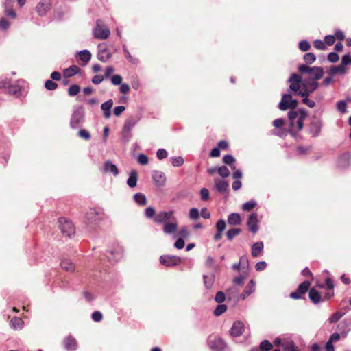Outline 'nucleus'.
I'll return each mask as SVG.
<instances>
[{"instance_id":"f257e3e1","label":"nucleus","mask_w":351,"mask_h":351,"mask_svg":"<svg viewBox=\"0 0 351 351\" xmlns=\"http://www.w3.org/2000/svg\"><path fill=\"white\" fill-rule=\"evenodd\" d=\"M299 72L304 76L307 75V81L318 80L323 77L324 69L322 67H310L306 64H301L298 66Z\"/></svg>"},{"instance_id":"f03ea898","label":"nucleus","mask_w":351,"mask_h":351,"mask_svg":"<svg viewBox=\"0 0 351 351\" xmlns=\"http://www.w3.org/2000/svg\"><path fill=\"white\" fill-rule=\"evenodd\" d=\"M104 216V213L103 211L95 208H91L86 214V222L88 225L95 226L100 221L103 220Z\"/></svg>"},{"instance_id":"7ed1b4c3","label":"nucleus","mask_w":351,"mask_h":351,"mask_svg":"<svg viewBox=\"0 0 351 351\" xmlns=\"http://www.w3.org/2000/svg\"><path fill=\"white\" fill-rule=\"evenodd\" d=\"M58 223L62 233L66 237H71L75 234V227L71 221L62 217L58 219Z\"/></svg>"},{"instance_id":"20e7f679","label":"nucleus","mask_w":351,"mask_h":351,"mask_svg":"<svg viewBox=\"0 0 351 351\" xmlns=\"http://www.w3.org/2000/svg\"><path fill=\"white\" fill-rule=\"evenodd\" d=\"M298 106V101L292 99L291 95L289 94H285L279 103V108L281 110H286L289 108L295 109Z\"/></svg>"},{"instance_id":"39448f33","label":"nucleus","mask_w":351,"mask_h":351,"mask_svg":"<svg viewBox=\"0 0 351 351\" xmlns=\"http://www.w3.org/2000/svg\"><path fill=\"white\" fill-rule=\"evenodd\" d=\"M100 21H97L96 27L94 29V36L97 39H106L110 34L109 28L100 24Z\"/></svg>"},{"instance_id":"423d86ee","label":"nucleus","mask_w":351,"mask_h":351,"mask_svg":"<svg viewBox=\"0 0 351 351\" xmlns=\"http://www.w3.org/2000/svg\"><path fill=\"white\" fill-rule=\"evenodd\" d=\"M100 171L102 173L112 174L114 177L118 176L119 174V171L117 165L109 160L104 162Z\"/></svg>"},{"instance_id":"0eeeda50","label":"nucleus","mask_w":351,"mask_h":351,"mask_svg":"<svg viewBox=\"0 0 351 351\" xmlns=\"http://www.w3.org/2000/svg\"><path fill=\"white\" fill-rule=\"evenodd\" d=\"M181 258L176 256L162 255L160 257V262L167 267H173L181 263Z\"/></svg>"},{"instance_id":"6e6552de","label":"nucleus","mask_w":351,"mask_h":351,"mask_svg":"<svg viewBox=\"0 0 351 351\" xmlns=\"http://www.w3.org/2000/svg\"><path fill=\"white\" fill-rule=\"evenodd\" d=\"M285 121L283 119H277L273 121V125L275 127V130H272V134L277 135L280 137H283L287 135V130L284 128Z\"/></svg>"},{"instance_id":"1a4fd4ad","label":"nucleus","mask_w":351,"mask_h":351,"mask_svg":"<svg viewBox=\"0 0 351 351\" xmlns=\"http://www.w3.org/2000/svg\"><path fill=\"white\" fill-rule=\"evenodd\" d=\"M208 345L213 351H223L226 347V343L221 337H215L213 339L209 338Z\"/></svg>"},{"instance_id":"9d476101","label":"nucleus","mask_w":351,"mask_h":351,"mask_svg":"<svg viewBox=\"0 0 351 351\" xmlns=\"http://www.w3.org/2000/svg\"><path fill=\"white\" fill-rule=\"evenodd\" d=\"M258 223L259 221L258 219V215L256 213H253L249 215L247 221V226L249 230L253 234L258 232L259 230Z\"/></svg>"},{"instance_id":"9b49d317","label":"nucleus","mask_w":351,"mask_h":351,"mask_svg":"<svg viewBox=\"0 0 351 351\" xmlns=\"http://www.w3.org/2000/svg\"><path fill=\"white\" fill-rule=\"evenodd\" d=\"M289 82L291 83L289 88L294 92H297L300 90L301 86H302L303 80L300 75L296 73H293L290 76Z\"/></svg>"},{"instance_id":"f8f14e48","label":"nucleus","mask_w":351,"mask_h":351,"mask_svg":"<svg viewBox=\"0 0 351 351\" xmlns=\"http://www.w3.org/2000/svg\"><path fill=\"white\" fill-rule=\"evenodd\" d=\"M322 127V121L315 117H313L310 123V133L313 137H317Z\"/></svg>"},{"instance_id":"ddd939ff","label":"nucleus","mask_w":351,"mask_h":351,"mask_svg":"<svg viewBox=\"0 0 351 351\" xmlns=\"http://www.w3.org/2000/svg\"><path fill=\"white\" fill-rule=\"evenodd\" d=\"M244 332V324L241 321H236L233 323L230 330V335L232 337H238Z\"/></svg>"},{"instance_id":"4468645a","label":"nucleus","mask_w":351,"mask_h":351,"mask_svg":"<svg viewBox=\"0 0 351 351\" xmlns=\"http://www.w3.org/2000/svg\"><path fill=\"white\" fill-rule=\"evenodd\" d=\"M173 215V211H161L156 214L154 218V221L157 223H167L170 220Z\"/></svg>"},{"instance_id":"2eb2a0df","label":"nucleus","mask_w":351,"mask_h":351,"mask_svg":"<svg viewBox=\"0 0 351 351\" xmlns=\"http://www.w3.org/2000/svg\"><path fill=\"white\" fill-rule=\"evenodd\" d=\"M51 3L50 0H41L36 5V10L38 15L45 16L51 9Z\"/></svg>"},{"instance_id":"dca6fc26","label":"nucleus","mask_w":351,"mask_h":351,"mask_svg":"<svg viewBox=\"0 0 351 351\" xmlns=\"http://www.w3.org/2000/svg\"><path fill=\"white\" fill-rule=\"evenodd\" d=\"M152 177L157 186H162L166 182V176L165 173L160 171H153L152 172Z\"/></svg>"},{"instance_id":"f3484780","label":"nucleus","mask_w":351,"mask_h":351,"mask_svg":"<svg viewBox=\"0 0 351 351\" xmlns=\"http://www.w3.org/2000/svg\"><path fill=\"white\" fill-rule=\"evenodd\" d=\"M204 285L207 290L213 288L215 281V274L212 272L208 274L203 275Z\"/></svg>"},{"instance_id":"a211bd4d","label":"nucleus","mask_w":351,"mask_h":351,"mask_svg":"<svg viewBox=\"0 0 351 351\" xmlns=\"http://www.w3.org/2000/svg\"><path fill=\"white\" fill-rule=\"evenodd\" d=\"M64 347L67 351H74L77 349V344L76 340L71 336H69L64 339Z\"/></svg>"},{"instance_id":"6ab92c4d","label":"nucleus","mask_w":351,"mask_h":351,"mask_svg":"<svg viewBox=\"0 0 351 351\" xmlns=\"http://www.w3.org/2000/svg\"><path fill=\"white\" fill-rule=\"evenodd\" d=\"M177 229H178V222L176 219L171 222H167V223H165V224H163L162 230L165 234H173V233L176 232Z\"/></svg>"},{"instance_id":"aec40b11","label":"nucleus","mask_w":351,"mask_h":351,"mask_svg":"<svg viewBox=\"0 0 351 351\" xmlns=\"http://www.w3.org/2000/svg\"><path fill=\"white\" fill-rule=\"evenodd\" d=\"M255 290V281L254 280H250L249 283L245 286L243 293L241 294V298L242 300H245L247 297H248L250 294H252Z\"/></svg>"},{"instance_id":"412c9836","label":"nucleus","mask_w":351,"mask_h":351,"mask_svg":"<svg viewBox=\"0 0 351 351\" xmlns=\"http://www.w3.org/2000/svg\"><path fill=\"white\" fill-rule=\"evenodd\" d=\"M351 155H339L337 158V167L340 169H346L350 166Z\"/></svg>"},{"instance_id":"4be33fe9","label":"nucleus","mask_w":351,"mask_h":351,"mask_svg":"<svg viewBox=\"0 0 351 351\" xmlns=\"http://www.w3.org/2000/svg\"><path fill=\"white\" fill-rule=\"evenodd\" d=\"M215 186L218 192L220 193H225L228 190L229 184L226 180L218 179L215 180Z\"/></svg>"},{"instance_id":"5701e85b","label":"nucleus","mask_w":351,"mask_h":351,"mask_svg":"<svg viewBox=\"0 0 351 351\" xmlns=\"http://www.w3.org/2000/svg\"><path fill=\"white\" fill-rule=\"evenodd\" d=\"M138 180V172L133 169L129 173V178L127 180V184L130 188L136 186Z\"/></svg>"},{"instance_id":"b1692460","label":"nucleus","mask_w":351,"mask_h":351,"mask_svg":"<svg viewBox=\"0 0 351 351\" xmlns=\"http://www.w3.org/2000/svg\"><path fill=\"white\" fill-rule=\"evenodd\" d=\"M318 87V83L315 80L307 81L306 78L303 80L302 88L308 90V93H312Z\"/></svg>"},{"instance_id":"393cba45","label":"nucleus","mask_w":351,"mask_h":351,"mask_svg":"<svg viewBox=\"0 0 351 351\" xmlns=\"http://www.w3.org/2000/svg\"><path fill=\"white\" fill-rule=\"evenodd\" d=\"M81 69L76 65H72L70 67L66 69L63 71V77L64 78H69L74 75L79 73Z\"/></svg>"},{"instance_id":"a878e982","label":"nucleus","mask_w":351,"mask_h":351,"mask_svg":"<svg viewBox=\"0 0 351 351\" xmlns=\"http://www.w3.org/2000/svg\"><path fill=\"white\" fill-rule=\"evenodd\" d=\"M112 106V99H109L101 104V108L104 111V116L106 119H109L110 117V109Z\"/></svg>"},{"instance_id":"bb28decb","label":"nucleus","mask_w":351,"mask_h":351,"mask_svg":"<svg viewBox=\"0 0 351 351\" xmlns=\"http://www.w3.org/2000/svg\"><path fill=\"white\" fill-rule=\"evenodd\" d=\"M10 324L12 329L19 330L23 328L24 322L21 318L14 317L10 320Z\"/></svg>"},{"instance_id":"cd10ccee","label":"nucleus","mask_w":351,"mask_h":351,"mask_svg":"<svg viewBox=\"0 0 351 351\" xmlns=\"http://www.w3.org/2000/svg\"><path fill=\"white\" fill-rule=\"evenodd\" d=\"M308 296H309L310 300L314 304L319 303L322 299L319 292L314 287L310 289Z\"/></svg>"},{"instance_id":"c85d7f7f","label":"nucleus","mask_w":351,"mask_h":351,"mask_svg":"<svg viewBox=\"0 0 351 351\" xmlns=\"http://www.w3.org/2000/svg\"><path fill=\"white\" fill-rule=\"evenodd\" d=\"M337 329L342 337H346L350 330V328L348 327V324L346 320L342 321L338 324Z\"/></svg>"},{"instance_id":"c756f323","label":"nucleus","mask_w":351,"mask_h":351,"mask_svg":"<svg viewBox=\"0 0 351 351\" xmlns=\"http://www.w3.org/2000/svg\"><path fill=\"white\" fill-rule=\"evenodd\" d=\"M82 115L80 112H75L71 119L70 125L72 128H77L82 121Z\"/></svg>"},{"instance_id":"7c9ffc66","label":"nucleus","mask_w":351,"mask_h":351,"mask_svg":"<svg viewBox=\"0 0 351 351\" xmlns=\"http://www.w3.org/2000/svg\"><path fill=\"white\" fill-rule=\"evenodd\" d=\"M228 223L231 226H237L241 223V217L239 213H232L228 215Z\"/></svg>"},{"instance_id":"2f4dec72","label":"nucleus","mask_w":351,"mask_h":351,"mask_svg":"<svg viewBox=\"0 0 351 351\" xmlns=\"http://www.w3.org/2000/svg\"><path fill=\"white\" fill-rule=\"evenodd\" d=\"M263 243L262 241L256 242L252 246V256L253 257H257L258 253L262 252L263 250Z\"/></svg>"},{"instance_id":"473e14b6","label":"nucleus","mask_w":351,"mask_h":351,"mask_svg":"<svg viewBox=\"0 0 351 351\" xmlns=\"http://www.w3.org/2000/svg\"><path fill=\"white\" fill-rule=\"evenodd\" d=\"M282 347L284 351H298V348L295 347L294 342L291 340H284Z\"/></svg>"},{"instance_id":"72a5a7b5","label":"nucleus","mask_w":351,"mask_h":351,"mask_svg":"<svg viewBox=\"0 0 351 351\" xmlns=\"http://www.w3.org/2000/svg\"><path fill=\"white\" fill-rule=\"evenodd\" d=\"M7 93L18 97L21 95V87L18 84H12Z\"/></svg>"},{"instance_id":"f704fd0d","label":"nucleus","mask_w":351,"mask_h":351,"mask_svg":"<svg viewBox=\"0 0 351 351\" xmlns=\"http://www.w3.org/2000/svg\"><path fill=\"white\" fill-rule=\"evenodd\" d=\"M60 266L66 271H73L75 270V265L69 259H63L60 263Z\"/></svg>"},{"instance_id":"c9c22d12","label":"nucleus","mask_w":351,"mask_h":351,"mask_svg":"<svg viewBox=\"0 0 351 351\" xmlns=\"http://www.w3.org/2000/svg\"><path fill=\"white\" fill-rule=\"evenodd\" d=\"M135 202L139 206H144L147 204L145 195L141 193H137L134 195Z\"/></svg>"},{"instance_id":"e433bc0d","label":"nucleus","mask_w":351,"mask_h":351,"mask_svg":"<svg viewBox=\"0 0 351 351\" xmlns=\"http://www.w3.org/2000/svg\"><path fill=\"white\" fill-rule=\"evenodd\" d=\"M97 58L100 61L105 62L111 58V53L107 49L100 50Z\"/></svg>"},{"instance_id":"4c0bfd02","label":"nucleus","mask_w":351,"mask_h":351,"mask_svg":"<svg viewBox=\"0 0 351 351\" xmlns=\"http://www.w3.org/2000/svg\"><path fill=\"white\" fill-rule=\"evenodd\" d=\"M123 51L126 59L132 64H136L138 63V60L137 58L132 56L127 47L124 45L123 47Z\"/></svg>"},{"instance_id":"58836bf2","label":"nucleus","mask_w":351,"mask_h":351,"mask_svg":"<svg viewBox=\"0 0 351 351\" xmlns=\"http://www.w3.org/2000/svg\"><path fill=\"white\" fill-rule=\"evenodd\" d=\"M135 125V121L132 117L128 118L123 125V132H129Z\"/></svg>"},{"instance_id":"ea45409f","label":"nucleus","mask_w":351,"mask_h":351,"mask_svg":"<svg viewBox=\"0 0 351 351\" xmlns=\"http://www.w3.org/2000/svg\"><path fill=\"white\" fill-rule=\"evenodd\" d=\"M241 232L240 228H232L227 231L226 237L228 240L232 241L236 236L239 235Z\"/></svg>"},{"instance_id":"a19ab883","label":"nucleus","mask_w":351,"mask_h":351,"mask_svg":"<svg viewBox=\"0 0 351 351\" xmlns=\"http://www.w3.org/2000/svg\"><path fill=\"white\" fill-rule=\"evenodd\" d=\"M79 56L80 60L86 64L90 60L91 53L88 50H83L79 53Z\"/></svg>"},{"instance_id":"79ce46f5","label":"nucleus","mask_w":351,"mask_h":351,"mask_svg":"<svg viewBox=\"0 0 351 351\" xmlns=\"http://www.w3.org/2000/svg\"><path fill=\"white\" fill-rule=\"evenodd\" d=\"M346 71V69L345 66H343L342 64L338 65V66H332L330 68V74L331 75H335L337 73L343 74Z\"/></svg>"},{"instance_id":"37998d69","label":"nucleus","mask_w":351,"mask_h":351,"mask_svg":"<svg viewBox=\"0 0 351 351\" xmlns=\"http://www.w3.org/2000/svg\"><path fill=\"white\" fill-rule=\"evenodd\" d=\"M311 285V282L308 280H305L302 282L298 287V292L302 293V295L306 293L307 291L309 289Z\"/></svg>"},{"instance_id":"c03bdc74","label":"nucleus","mask_w":351,"mask_h":351,"mask_svg":"<svg viewBox=\"0 0 351 351\" xmlns=\"http://www.w3.org/2000/svg\"><path fill=\"white\" fill-rule=\"evenodd\" d=\"M273 348L272 344L267 340H263L261 342L259 348V351H269Z\"/></svg>"},{"instance_id":"a18cd8bd","label":"nucleus","mask_w":351,"mask_h":351,"mask_svg":"<svg viewBox=\"0 0 351 351\" xmlns=\"http://www.w3.org/2000/svg\"><path fill=\"white\" fill-rule=\"evenodd\" d=\"M345 312L337 311L331 315L328 319V322L330 323H335L338 322L345 315Z\"/></svg>"},{"instance_id":"49530a36","label":"nucleus","mask_w":351,"mask_h":351,"mask_svg":"<svg viewBox=\"0 0 351 351\" xmlns=\"http://www.w3.org/2000/svg\"><path fill=\"white\" fill-rule=\"evenodd\" d=\"M80 90V87L77 84H73L68 88V94L69 96L73 97L77 95Z\"/></svg>"},{"instance_id":"de8ad7c7","label":"nucleus","mask_w":351,"mask_h":351,"mask_svg":"<svg viewBox=\"0 0 351 351\" xmlns=\"http://www.w3.org/2000/svg\"><path fill=\"white\" fill-rule=\"evenodd\" d=\"M227 310V306L225 304H222L221 303L217 306L215 309L214 310V315L215 316H219L225 313Z\"/></svg>"},{"instance_id":"09e8293b","label":"nucleus","mask_w":351,"mask_h":351,"mask_svg":"<svg viewBox=\"0 0 351 351\" xmlns=\"http://www.w3.org/2000/svg\"><path fill=\"white\" fill-rule=\"evenodd\" d=\"M256 205V202L254 200H250L243 204L242 208L244 211H250Z\"/></svg>"},{"instance_id":"8fccbe9b","label":"nucleus","mask_w":351,"mask_h":351,"mask_svg":"<svg viewBox=\"0 0 351 351\" xmlns=\"http://www.w3.org/2000/svg\"><path fill=\"white\" fill-rule=\"evenodd\" d=\"M316 60L315 55L313 53H307L304 56V60L306 64H311Z\"/></svg>"},{"instance_id":"3c124183","label":"nucleus","mask_w":351,"mask_h":351,"mask_svg":"<svg viewBox=\"0 0 351 351\" xmlns=\"http://www.w3.org/2000/svg\"><path fill=\"white\" fill-rule=\"evenodd\" d=\"M45 87L49 90H54L58 88V84L51 80H47L45 83Z\"/></svg>"},{"instance_id":"603ef678","label":"nucleus","mask_w":351,"mask_h":351,"mask_svg":"<svg viewBox=\"0 0 351 351\" xmlns=\"http://www.w3.org/2000/svg\"><path fill=\"white\" fill-rule=\"evenodd\" d=\"M199 210L196 208H192L189 210V217L191 219L195 220L199 217Z\"/></svg>"},{"instance_id":"864d4df0","label":"nucleus","mask_w":351,"mask_h":351,"mask_svg":"<svg viewBox=\"0 0 351 351\" xmlns=\"http://www.w3.org/2000/svg\"><path fill=\"white\" fill-rule=\"evenodd\" d=\"M77 134L81 138H82L85 141H88L90 139V132L85 129L80 130L78 132Z\"/></svg>"},{"instance_id":"5fc2aeb1","label":"nucleus","mask_w":351,"mask_h":351,"mask_svg":"<svg viewBox=\"0 0 351 351\" xmlns=\"http://www.w3.org/2000/svg\"><path fill=\"white\" fill-rule=\"evenodd\" d=\"M11 82L8 80H0V88L3 90L5 93L8 90L11 86Z\"/></svg>"},{"instance_id":"6e6d98bb","label":"nucleus","mask_w":351,"mask_h":351,"mask_svg":"<svg viewBox=\"0 0 351 351\" xmlns=\"http://www.w3.org/2000/svg\"><path fill=\"white\" fill-rule=\"evenodd\" d=\"M298 112H296V111H293V110H291V111H289V113H288V117L289 119H290V125H291V127H293L294 126V124H295V120L298 118Z\"/></svg>"},{"instance_id":"4d7b16f0","label":"nucleus","mask_w":351,"mask_h":351,"mask_svg":"<svg viewBox=\"0 0 351 351\" xmlns=\"http://www.w3.org/2000/svg\"><path fill=\"white\" fill-rule=\"evenodd\" d=\"M171 161L174 167H180L184 163V159L180 156L173 157Z\"/></svg>"},{"instance_id":"13d9d810","label":"nucleus","mask_w":351,"mask_h":351,"mask_svg":"<svg viewBox=\"0 0 351 351\" xmlns=\"http://www.w3.org/2000/svg\"><path fill=\"white\" fill-rule=\"evenodd\" d=\"M226 300V295L223 291H218L217 292L215 297V301L217 303L221 304L223 302Z\"/></svg>"},{"instance_id":"bf43d9fd","label":"nucleus","mask_w":351,"mask_h":351,"mask_svg":"<svg viewBox=\"0 0 351 351\" xmlns=\"http://www.w3.org/2000/svg\"><path fill=\"white\" fill-rule=\"evenodd\" d=\"M299 48L302 51H307L311 49V45L307 40H304L300 42Z\"/></svg>"},{"instance_id":"052dcab7","label":"nucleus","mask_w":351,"mask_h":351,"mask_svg":"<svg viewBox=\"0 0 351 351\" xmlns=\"http://www.w3.org/2000/svg\"><path fill=\"white\" fill-rule=\"evenodd\" d=\"M313 46L317 49L319 50H324L326 49V45H325V43L321 40H315L313 42Z\"/></svg>"},{"instance_id":"680f3d73","label":"nucleus","mask_w":351,"mask_h":351,"mask_svg":"<svg viewBox=\"0 0 351 351\" xmlns=\"http://www.w3.org/2000/svg\"><path fill=\"white\" fill-rule=\"evenodd\" d=\"M223 160L226 164L230 165L232 168H235L234 165H232V163L235 161V159L232 155H224Z\"/></svg>"},{"instance_id":"e2e57ef3","label":"nucleus","mask_w":351,"mask_h":351,"mask_svg":"<svg viewBox=\"0 0 351 351\" xmlns=\"http://www.w3.org/2000/svg\"><path fill=\"white\" fill-rule=\"evenodd\" d=\"M337 108L341 113L346 112L347 104L346 101L341 100L337 103Z\"/></svg>"},{"instance_id":"0e129e2a","label":"nucleus","mask_w":351,"mask_h":351,"mask_svg":"<svg viewBox=\"0 0 351 351\" xmlns=\"http://www.w3.org/2000/svg\"><path fill=\"white\" fill-rule=\"evenodd\" d=\"M218 173L222 178H226L230 175L229 169L226 166L220 167Z\"/></svg>"},{"instance_id":"69168bd1","label":"nucleus","mask_w":351,"mask_h":351,"mask_svg":"<svg viewBox=\"0 0 351 351\" xmlns=\"http://www.w3.org/2000/svg\"><path fill=\"white\" fill-rule=\"evenodd\" d=\"M200 196L202 201H207L209 199V191L206 188L200 190Z\"/></svg>"},{"instance_id":"338daca9","label":"nucleus","mask_w":351,"mask_h":351,"mask_svg":"<svg viewBox=\"0 0 351 351\" xmlns=\"http://www.w3.org/2000/svg\"><path fill=\"white\" fill-rule=\"evenodd\" d=\"M91 318L93 321L99 322L102 319L103 315L100 311H96L92 313Z\"/></svg>"},{"instance_id":"774afa93","label":"nucleus","mask_w":351,"mask_h":351,"mask_svg":"<svg viewBox=\"0 0 351 351\" xmlns=\"http://www.w3.org/2000/svg\"><path fill=\"white\" fill-rule=\"evenodd\" d=\"M145 216L149 219L152 218L156 215L155 209L152 206L147 207L145 209Z\"/></svg>"}]
</instances>
